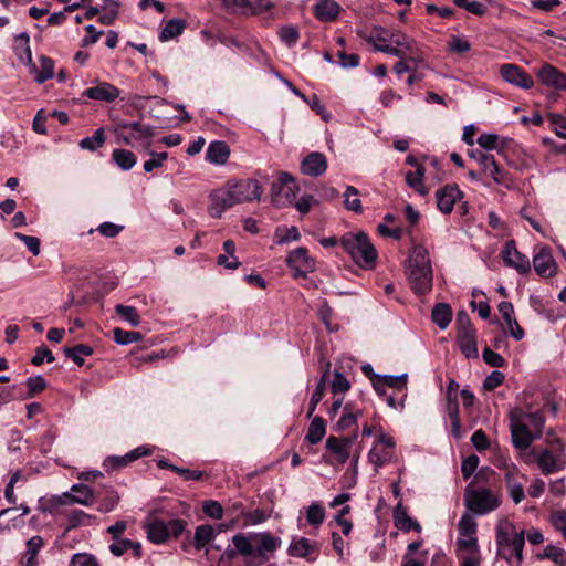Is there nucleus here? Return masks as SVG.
<instances>
[{
    "instance_id": "1",
    "label": "nucleus",
    "mask_w": 566,
    "mask_h": 566,
    "mask_svg": "<svg viewBox=\"0 0 566 566\" xmlns=\"http://www.w3.org/2000/svg\"><path fill=\"white\" fill-rule=\"evenodd\" d=\"M510 432L513 446L526 450L542 437L546 419L542 411H528L514 408L509 413Z\"/></svg>"
},
{
    "instance_id": "2",
    "label": "nucleus",
    "mask_w": 566,
    "mask_h": 566,
    "mask_svg": "<svg viewBox=\"0 0 566 566\" xmlns=\"http://www.w3.org/2000/svg\"><path fill=\"white\" fill-rule=\"evenodd\" d=\"M408 281L416 294H427L432 287V269L428 250L422 245H413L406 270Z\"/></svg>"
},
{
    "instance_id": "3",
    "label": "nucleus",
    "mask_w": 566,
    "mask_h": 566,
    "mask_svg": "<svg viewBox=\"0 0 566 566\" xmlns=\"http://www.w3.org/2000/svg\"><path fill=\"white\" fill-rule=\"evenodd\" d=\"M340 245L360 266H369L376 261L377 252L365 232L344 234Z\"/></svg>"
},
{
    "instance_id": "4",
    "label": "nucleus",
    "mask_w": 566,
    "mask_h": 566,
    "mask_svg": "<svg viewBox=\"0 0 566 566\" xmlns=\"http://www.w3.org/2000/svg\"><path fill=\"white\" fill-rule=\"evenodd\" d=\"M223 200L231 207L243 202L258 200L261 197V186L255 179H242L238 181H229L222 189H219Z\"/></svg>"
},
{
    "instance_id": "5",
    "label": "nucleus",
    "mask_w": 566,
    "mask_h": 566,
    "mask_svg": "<svg viewBox=\"0 0 566 566\" xmlns=\"http://www.w3.org/2000/svg\"><path fill=\"white\" fill-rule=\"evenodd\" d=\"M464 504L473 514L484 515L496 510L501 504V499L490 489L468 486L464 492Z\"/></svg>"
},
{
    "instance_id": "6",
    "label": "nucleus",
    "mask_w": 566,
    "mask_h": 566,
    "mask_svg": "<svg viewBox=\"0 0 566 566\" xmlns=\"http://www.w3.org/2000/svg\"><path fill=\"white\" fill-rule=\"evenodd\" d=\"M535 461L545 475L562 471L566 465L564 446L559 439H555L551 449H542L533 452Z\"/></svg>"
},
{
    "instance_id": "7",
    "label": "nucleus",
    "mask_w": 566,
    "mask_h": 566,
    "mask_svg": "<svg viewBox=\"0 0 566 566\" xmlns=\"http://www.w3.org/2000/svg\"><path fill=\"white\" fill-rule=\"evenodd\" d=\"M298 187L294 178L286 171H281L271 186L272 203L277 208L292 206L296 198Z\"/></svg>"
},
{
    "instance_id": "8",
    "label": "nucleus",
    "mask_w": 566,
    "mask_h": 566,
    "mask_svg": "<svg viewBox=\"0 0 566 566\" xmlns=\"http://www.w3.org/2000/svg\"><path fill=\"white\" fill-rule=\"evenodd\" d=\"M185 527L186 522L180 518L170 520L168 523H165L158 518H154L147 524L146 531L150 542L155 544H161L169 537L176 538L181 535L185 531Z\"/></svg>"
},
{
    "instance_id": "9",
    "label": "nucleus",
    "mask_w": 566,
    "mask_h": 566,
    "mask_svg": "<svg viewBox=\"0 0 566 566\" xmlns=\"http://www.w3.org/2000/svg\"><path fill=\"white\" fill-rule=\"evenodd\" d=\"M281 538L270 533L262 532L253 534V565L259 566L269 560L272 554L281 546Z\"/></svg>"
},
{
    "instance_id": "10",
    "label": "nucleus",
    "mask_w": 566,
    "mask_h": 566,
    "mask_svg": "<svg viewBox=\"0 0 566 566\" xmlns=\"http://www.w3.org/2000/svg\"><path fill=\"white\" fill-rule=\"evenodd\" d=\"M286 263L294 271V276L305 277V275L315 269V262L308 255L305 248H297L290 252Z\"/></svg>"
},
{
    "instance_id": "11",
    "label": "nucleus",
    "mask_w": 566,
    "mask_h": 566,
    "mask_svg": "<svg viewBox=\"0 0 566 566\" xmlns=\"http://www.w3.org/2000/svg\"><path fill=\"white\" fill-rule=\"evenodd\" d=\"M502 259L505 265L515 269L521 274H526L531 270L528 258L517 251L514 240H510L505 243L502 251Z\"/></svg>"
},
{
    "instance_id": "12",
    "label": "nucleus",
    "mask_w": 566,
    "mask_h": 566,
    "mask_svg": "<svg viewBox=\"0 0 566 566\" xmlns=\"http://www.w3.org/2000/svg\"><path fill=\"white\" fill-rule=\"evenodd\" d=\"M357 434L355 433L352 437H334L331 436L327 438L325 442V447L328 451H331L336 459V463L345 464L350 457V448L356 440Z\"/></svg>"
},
{
    "instance_id": "13",
    "label": "nucleus",
    "mask_w": 566,
    "mask_h": 566,
    "mask_svg": "<svg viewBox=\"0 0 566 566\" xmlns=\"http://www.w3.org/2000/svg\"><path fill=\"white\" fill-rule=\"evenodd\" d=\"M536 75L541 83L545 86L557 91L566 90V74L548 63H545L538 67Z\"/></svg>"
},
{
    "instance_id": "14",
    "label": "nucleus",
    "mask_w": 566,
    "mask_h": 566,
    "mask_svg": "<svg viewBox=\"0 0 566 566\" xmlns=\"http://www.w3.org/2000/svg\"><path fill=\"white\" fill-rule=\"evenodd\" d=\"M470 157L473 158L482 167L484 175L490 176L495 184H504L502 170L495 161L494 156L485 154L481 150H473L470 153Z\"/></svg>"
},
{
    "instance_id": "15",
    "label": "nucleus",
    "mask_w": 566,
    "mask_h": 566,
    "mask_svg": "<svg viewBox=\"0 0 566 566\" xmlns=\"http://www.w3.org/2000/svg\"><path fill=\"white\" fill-rule=\"evenodd\" d=\"M319 545L317 542H312L306 537L293 538L287 553L290 556L305 558L308 562H314L317 558Z\"/></svg>"
},
{
    "instance_id": "16",
    "label": "nucleus",
    "mask_w": 566,
    "mask_h": 566,
    "mask_svg": "<svg viewBox=\"0 0 566 566\" xmlns=\"http://www.w3.org/2000/svg\"><path fill=\"white\" fill-rule=\"evenodd\" d=\"M461 197L462 191L459 189L458 185H446L436 192L437 207L442 213L449 214L452 212L457 200L461 199Z\"/></svg>"
},
{
    "instance_id": "17",
    "label": "nucleus",
    "mask_w": 566,
    "mask_h": 566,
    "mask_svg": "<svg viewBox=\"0 0 566 566\" xmlns=\"http://www.w3.org/2000/svg\"><path fill=\"white\" fill-rule=\"evenodd\" d=\"M501 76L510 84L528 90L533 87V78L521 67L514 64H504L500 70Z\"/></svg>"
},
{
    "instance_id": "18",
    "label": "nucleus",
    "mask_w": 566,
    "mask_h": 566,
    "mask_svg": "<svg viewBox=\"0 0 566 566\" xmlns=\"http://www.w3.org/2000/svg\"><path fill=\"white\" fill-rule=\"evenodd\" d=\"M72 491L75 494L67 492L63 493L62 495L54 499V502L60 505H69L73 503L90 505L93 502L94 492L87 485L75 484L72 486Z\"/></svg>"
},
{
    "instance_id": "19",
    "label": "nucleus",
    "mask_w": 566,
    "mask_h": 566,
    "mask_svg": "<svg viewBox=\"0 0 566 566\" xmlns=\"http://www.w3.org/2000/svg\"><path fill=\"white\" fill-rule=\"evenodd\" d=\"M326 169V156L318 151L308 154L301 163V171L311 177L322 176Z\"/></svg>"
},
{
    "instance_id": "20",
    "label": "nucleus",
    "mask_w": 566,
    "mask_h": 566,
    "mask_svg": "<svg viewBox=\"0 0 566 566\" xmlns=\"http://www.w3.org/2000/svg\"><path fill=\"white\" fill-rule=\"evenodd\" d=\"M120 94V91L108 82H102L96 86L88 87L83 92V95L87 98L102 101V102H113Z\"/></svg>"
},
{
    "instance_id": "21",
    "label": "nucleus",
    "mask_w": 566,
    "mask_h": 566,
    "mask_svg": "<svg viewBox=\"0 0 566 566\" xmlns=\"http://www.w3.org/2000/svg\"><path fill=\"white\" fill-rule=\"evenodd\" d=\"M533 265L536 273L544 277L552 276L556 270L555 261L547 248H542L533 256Z\"/></svg>"
},
{
    "instance_id": "22",
    "label": "nucleus",
    "mask_w": 566,
    "mask_h": 566,
    "mask_svg": "<svg viewBox=\"0 0 566 566\" xmlns=\"http://www.w3.org/2000/svg\"><path fill=\"white\" fill-rule=\"evenodd\" d=\"M457 339H458V344L461 349V353L467 358H478L479 350H478V345H476L475 329L458 332Z\"/></svg>"
},
{
    "instance_id": "23",
    "label": "nucleus",
    "mask_w": 566,
    "mask_h": 566,
    "mask_svg": "<svg viewBox=\"0 0 566 566\" xmlns=\"http://www.w3.org/2000/svg\"><path fill=\"white\" fill-rule=\"evenodd\" d=\"M230 156V148L226 142L214 140L210 143L206 151V159L213 165H223Z\"/></svg>"
},
{
    "instance_id": "24",
    "label": "nucleus",
    "mask_w": 566,
    "mask_h": 566,
    "mask_svg": "<svg viewBox=\"0 0 566 566\" xmlns=\"http://www.w3.org/2000/svg\"><path fill=\"white\" fill-rule=\"evenodd\" d=\"M518 474V471L515 468H513L507 470L504 475V481L509 495L515 504H518L525 497L524 488L522 483L517 481Z\"/></svg>"
},
{
    "instance_id": "25",
    "label": "nucleus",
    "mask_w": 566,
    "mask_h": 566,
    "mask_svg": "<svg viewBox=\"0 0 566 566\" xmlns=\"http://www.w3.org/2000/svg\"><path fill=\"white\" fill-rule=\"evenodd\" d=\"M392 515H394V524L400 531L410 532L411 530H413L418 533L421 532V525L416 520H412L408 515L407 510L401 504H398L394 509Z\"/></svg>"
},
{
    "instance_id": "26",
    "label": "nucleus",
    "mask_w": 566,
    "mask_h": 566,
    "mask_svg": "<svg viewBox=\"0 0 566 566\" xmlns=\"http://www.w3.org/2000/svg\"><path fill=\"white\" fill-rule=\"evenodd\" d=\"M390 43L394 45V49L399 51V55L397 57L403 59L406 54H412L415 52L416 43L408 35L402 33L399 30H391L390 32Z\"/></svg>"
},
{
    "instance_id": "27",
    "label": "nucleus",
    "mask_w": 566,
    "mask_h": 566,
    "mask_svg": "<svg viewBox=\"0 0 566 566\" xmlns=\"http://www.w3.org/2000/svg\"><path fill=\"white\" fill-rule=\"evenodd\" d=\"M339 4L334 0H318L314 6V13L322 21H333L339 13Z\"/></svg>"
},
{
    "instance_id": "28",
    "label": "nucleus",
    "mask_w": 566,
    "mask_h": 566,
    "mask_svg": "<svg viewBox=\"0 0 566 566\" xmlns=\"http://www.w3.org/2000/svg\"><path fill=\"white\" fill-rule=\"evenodd\" d=\"M394 458V451L382 448L379 444H374L368 452V461L375 467V471L389 463Z\"/></svg>"
},
{
    "instance_id": "29",
    "label": "nucleus",
    "mask_w": 566,
    "mask_h": 566,
    "mask_svg": "<svg viewBox=\"0 0 566 566\" xmlns=\"http://www.w3.org/2000/svg\"><path fill=\"white\" fill-rule=\"evenodd\" d=\"M217 536L216 527L209 524H202L196 527L193 545L197 551L206 547Z\"/></svg>"
},
{
    "instance_id": "30",
    "label": "nucleus",
    "mask_w": 566,
    "mask_h": 566,
    "mask_svg": "<svg viewBox=\"0 0 566 566\" xmlns=\"http://www.w3.org/2000/svg\"><path fill=\"white\" fill-rule=\"evenodd\" d=\"M424 174V167H418L416 171H409L406 174L407 185L422 197L429 193V189L423 185Z\"/></svg>"
},
{
    "instance_id": "31",
    "label": "nucleus",
    "mask_w": 566,
    "mask_h": 566,
    "mask_svg": "<svg viewBox=\"0 0 566 566\" xmlns=\"http://www.w3.org/2000/svg\"><path fill=\"white\" fill-rule=\"evenodd\" d=\"M231 541L240 556L253 558V534L238 533L232 536Z\"/></svg>"
},
{
    "instance_id": "32",
    "label": "nucleus",
    "mask_w": 566,
    "mask_h": 566,
    "mask_svg": "<svg viewBox=\"0 0 566 566\" xmlns=\"http://www.w3.org/2000/svg\"><path fill=\"white\" fill-rule=\"evenodd\" d=\"M484 2L475 0H453V3L468 11L471 14L482 17L488 12V7L494 3L493 0H484Z\"/></svg>"
},
{
    "instance_id": "33",
    "label": "nucleus",
    "mask_w": 566,
    "mask_h": 566,
    "mask_svg": "<svg viewBox=\"0 0 566 566\" xmlns=\"http://www.w3.org/2000/svg\"><path fill=\"white\" fill-rule=\"evenodd\" d=\"M431 317L439 328L446 329L452 319V310L449 304L439 303L433 307Z\"/></svg>"
},
{
    "instance_id": "34",
    "label": "nucleus",
    "mask_w": 566,
    "mask_h": 566,
    "mask_svg": "<svg viewBox=\"0 0 566 566\" xmlns=\"http://www.w3.org/2000/svg\"><path fill=\"white\" fill-rule=\"evenodd\" d=\"M112 159L123 170L132 169L137 163L135 154L127 149L113 150Z\"/></svg>"
},
{
    "instance_id": "35",
    "label": "nucleus",
    "mask_w": 566,
    "mask_h": 566,
    "mask_svg": "<svg viewBox=\"0 0 566 566\" xmlns=\"http://www.w3.org/2000/svg\"><path fill=\"white\" fill-rule=\"evenodd\" d=\"M325 433L326 427L323 418L314 417L310 423L305 438L311 444H316L323 439Z\"/></svg>"
},
{
    "instance_id": "36",
    "label": "nucleus",
    "mask_w": 566,
    "mask_h": 566,
    "mask_svg": "<svg viewBox=\"0 0 566 566\" xmlns=\"http://www.w3.org/2000/svg\"><path fill=\"white\" fill-rule=\"evenodd\" d=\"M514 533V526L510 522H502L496 526V544L500 549H505L511 546Z\"/></svg>"
},
{
    "instance_id": "37",
    "label": "nucleus",
    "mask_w": 566,
    "mask_h": 566,
    "mask_svg": "<svg viewBox=\"0 0 566 566\" xmlns=\"http://www.w3.org/2000/svg\"><path fill=\"white\" fill-rule=\"evenodd\" d=\"M64 354L67 358L72 359L77 366H82L84 364L83 356H91L93 354V348L85 344H78L73 347H65Z\"/></svg>"
},
{
    "instance_id": "38",
    "label": "nucleus",
    "mask_w": 566,
    "mask_h": 566,
    "mask_svg": "<svg viewBox=\"0 0 566 566\" xmlns=\"http://www.w3.org/2000/svg\"><path fill=\"white\" fill-rule=\"evenodd\" d=\"M329 366H331V364L328 363L325 373L323 374L319 381L317 382L316 388L311 397L307 418H311L313 416L317 405L319 403V401L322 400V398L324 396L325 387H326V378H327Z\"/></svg>"
},
{
    "instance_id": "39",
    "label": "nucleus",
    "mask_w": 566,
    "mask_h": 566,
    "mask_svg": "<svg viewBox=\"0 0 566 566\" xmlns=\"http://www.w3.org/2000/svg\"><path fill=\"white\" fill-rule=\"evenodd\" d=\"M186 23L181 19H171L169 20L160 33V40L168 41L174 39L182 33L185 30Z\"/></svg>"
},
{
    "instance_id": "40",
    "label": "nucleus",
    "mask_w": 566,
    "mask_h": 566,
    "mask_svg": "<svg viewBox=\"0 0 566 566\" xmlns=\"http://www.w3.org/2000/svg\"><path fill=\"white\" fill-rule=\"evenodd\" d=\"M210 199L212 201L211 206L209 207V214L213 218H221L224 210L232 208L226 200H223V196L219 192V190H216L210 193Z\"/></svg>"
},
{
    "instance_id": "41",
    "label": "nucleus",
    "mask_w": 566,
    "mask_h": 566,
    "mask_svg": "<svg viewBox=\"0 0 566 566\" xmlns=\"http://www.w3.org/2000/svg\"><path fill=\"white\" fill-rule=\"evenodd\" d=\"M116 314L128 322L133 327H137L140 324V316L134 306L118 304L115 306Z\"/></svg>"
},
{
    "instance_id": "42",
    "label": "nucleus",
    "mask_w": 566,
    "mask_h": 566,
    "mask_svg": "<svg viewBox=\"0 0 566 566\" xmlns=\"http://www.w3.org/2000/svg\"><path fill=\"white\" fill-rule=\"evenodd\" d=\"M105 143V134L104 128H97L93 136L85 137L80 142V147L82 149L94 151L97 148L102 147Z\"/></svg>"
},
{
    "instance_id": "43",
    "label": "nucleus",
    "mask_w": 566,
    "mask_h": 566,
    "mask_svg": "<svg viewBox=\"0 0 566 566\" xmlns=\"http://www.w3.org/2000/svg\"><path fill=\"white\" fill-rule=\"evenodd\" d=\"M538 559H551L555 564L565 565L566 564V552L557 546L547 545L544 548V552L537 555Z\"/></svg>"
},
{
    "instance_id": "44",
    "label": "nucleus",
    "mask_w": 566,
    "mask_h": 566,
    "mask_svg": "<svg viewBox=\"0 0 566 566\" xmlns=\"http://www.w3.org/2000/svg\"><path fill=\"white\" fill-rule=\"evenodd\" d=\"M43 546V538L41 536H33L27 542V552L24 554V566H35V557L39 549Z\"/></svg>"
},
{
    "instance_id": "45",
    "label": "nucleus",
    "mask_w": 566,
    "mask_h": 566,
    "mask_svg": "<svg viewBox=\"0 0 566 566\" xmlns=\"http://www.w3.org/2000/svg\"><path fill=\"white\" fill-rule=\"evenodd\" d=\"M344 205L346 209L359 213L363 211L361 202L358 199V190L354 186H347L344 192Z\"/></svg>"
},
{
    "instance_id": "46",
    "label": "nucleus",
    "mask_w": 566,
    "mask_h": 566,
    "mask_svg": "<svg viewBox=\"0 0 566 566\" xmlns=\"http://www.w3.org/2000/svg\"><path fill=\"white\" fill-rule=\"evenodd\" d=\"M40 72L35 76V82L39 84L44 83L54 75V62L51 57L42 55L40 57Z\"/></svg>"
},
{
    "instance_id": "47",
    "label": "nucleus",
    "mask_w": 566,
    "mask_h": 566,
    "mask_svg": "<svg viewBox=\"0 0 566 566\" xmlns=\"http://www.w3.org/2000/svg\"><path fill=\"white\" fill-rule=\"evenodd\" d=\"M361 415L360 410H353L349 405L344 407V413L339 418L337 422V428L339 430H346L349 427L354 426L357 422L358 417Z\"/></svg>"
},
{
    "instance_id": "48",
    "label": "nucleus",
    "mask_w": 566,
    "mask_h": 566,
    "mask_svg": "<svg viewBox=\"0 0 566 566\" xmlns=\"http://www.w3.org/2000/svg\"><path fill=\"white\" fill-rule=\"evenodd\" d=\"M306 520L313 526H318L323 524L325 520V511L322 504H319L318 502L312 503L307 507Z\"/></svg>"
},
{
    "instance_id": "49",
    "label": "nucleus",
    "mask_w": 566,
    "mask_h": 566,
    "mask_svg": "<svg viewBox=\"0 0 566 566\" xmlns=\"http://www.w3.org/2000/svg\"><path fill=\"white\" fill-rule=\"evenodd\" d=\"M114 339L119 345H128L142 340L143 335L139 332H128L122 328H114Z\"/></svg>"
},
{
    "instance_id": "50",
    "label": "nucleus",
    "mask_w": 566,
    "mask_h": 566,
    "mask_svg": "<svg viewBox=\"0 0 566 566\" xmlns=\"http://www.w3.org/2000/svg\"><path fill=\"white\" fill-rule=\"evenodd\" d=\"M458 530L461 536L475 535L476 522L471 513H464L458 523Z\"/></svg>"
},
{
    "instance_id": "51",
    "label": "nucleus",
    "mask_w": 566,
    "mask_h": 566,
    "mask_svg": "<svg viewBox=\"0 0 566 566\" xmlns=\"http://www.w3.org/2000/svg\"><path fill=\"white\" fill-rule=\"evenodd\" d=\"M222 4L230 13L249 14L251 11L249 0H222Z\"/></svg>"
},
{
    "instance_id": "52",
    "label": "nucleus",
    "mask_w": 566,
    "mask_h": 566,
    "mask_svg": "<svg viewBox=\"0 0 566 566\" xmlns=\"http://www.w3.org/2000/svg\"><path fill=\"white\" fill-rule=\"evenodd\" d=\"M547 118L554 133L558 137L566 139V117L562 114L551 113Z\"/></svg>"
},
{
    "instance_id": "53",
    "label": "nucleus",
    "mask_w": 566,
    "mask_h": 566,
    "mask_svg": "<svg viewBox=\"0 0 566 566\" xmlns=\"http://www.w3.org/2000/svg\"><path fill=\"white\" fill-rule=\"evenodd\" d=\"M524 544H525L524 531H521L518 533H514L513 537H512V541H511L510 548H512V551H514V554H515V565L516 566H520L521 563L523 562V547H524Z\"/></svg>"
},
{
    "instance_id": "54",
    "label": "nucleus",
    "mask_w": 566,
    "mask_h": 566,
    "mask_svg": "<svg viewBox=\"0 0 566 566\" xmlns=\"http://www.w3.org/2000/svg\"><path fill=\"white\" fill-rule=\"evenodd\" d=\"M28 388L27 398H32L46 388V381L41 375L29 377L25 381Z\"/></svg>"
},
{
    "instance_id": "55",
    "label": "nucleus",
    "mask_w": 566,
    "mask_h": 566,
    "mask_svg": "<svg viewBox=\"0 0 566 566\" xmlns=\"http://www.w3.org/2000/svg\"><path fill=\"white\" fill-rule=\"evenodd\" d=\"M460 566H480L481 555L480 549L458 552Z\"/></svg>"
},
{
    "instance_id": "56",
    "label": "nucleus",
    "mask_w": 566,
    "mask_h": 566,
    "mask_svg": "<svg viewBox=\"0 0 566 566\" xmlns=\"http://www.w3.org/2000/svg\"><path fill=\"white\" fill-rule=\"evenodd\" d=\"M280 39L289 46L296 44L300 33L298 30L293 25H284L279 31Z\"/></svg>"
},
{
    "instance_id": "57",
    "label": "nucleus",
    "mask_w": 566,
    "mask_h": 566,
    "mask_svg": "<svg viewBox=\"0 0 566 566\" xmlns=\"http://www.w3.org/2000/svg\"><path fill=\"white\" fill-rule=\"evenodd\" d=\"M92 516L82 510L73 511L69 516V528H76L82 525H90Z\"/></svg>"
},
{
    "instance_id": "58",
    "label": "nucleus",
    "mask_w": 566,
    "mask_h": 566,
    "mask_svg": "<svg viewBox=\"0 0 566 566\" xmlns=\"http://www.w3.org/2000/svg\"><path fill=\"white\" fill-rule=\"evenodd\" d=\"M380 378L387 387L395 388L398 390H403V389H406L408 375L407 374H401L398 376H392V375H382L381 376L380 375Z\"/></svg>"
},
{
    "instance_id": "59",
    "label": "nucleus",
    "mask_w": 566,
    "mask_h": 566,
    "mask_svg": "<svg viewBox=\"0 0 566 566\" xmlns=\"http://www.w3.org/2000/svg\"><path fill=\"white\" fill-rule=\"evenodd\" d=\"M202 512L207 516H209L211 518H216V520H220L223 516L222 505L218 501H214V500L205 501L202 504Z\"/></svg>"
},
{
    "instance_id": "60",
    "label": "nucleus",
    "mask_w": 566,
    "mask_h": 566,
    "mask_svg": "<svg viewBox=\"0 0 566 566\" xmlns=\"http://www.w3.org/2000/svg\"><path fill=\"white\" fill-rule=\"evenodd\" d=\"M350 388V384L348 379L339 371L334 373V379L331 384V389L334 395L344 394L348 391Z\"/></svg>"
},
{
    "instance_id": "61",
    "label": "nucleus",
    "mask_w": 566,
    "mask_h": 566,
    "mask_svg": "<svg viewBox=\"0 0 566 566\" xmlns=\"http://www.w3.org/2000/svg\"><path fill=\"white\" fill-rule=\"evenodd\" d=\"M149 154H150L151 158L146 160L144 163V167H143L145 172H151L155 168L161 167L164 161L168 158V153H166V151H163V153L150 151Z\"/></svg>"
},
{
    "instance_id": "62",
    "label": "nucleus",
    "mask_w": 566,
    "mask_h": 566,
    "mask_svg": "<svg viewBox=\"0 0 566 566\" xmlns=\"http://www.w3.org/2000/svg\"><path fill=\"white\" fill-rule=\"evenodd\" d=\"M44 360L48 363H53L55 357L46 346L42 345L35 349V355L32 357L31 363L35 366H40L44 363Z\"/></svg>"
},
{
    "instance_id": "63",
    "label": "nucleus",
    "mask_w": 566,
    "mask_h": 566,
    "mask_svg": "<svg viewBox=\"0 0 566 566\" xmlns=\"http://www.w3.org/2000/svg\"><path fill=\"white\" fill-rule=\"evenodd\" d=\"M479 462V457L475 454H471L462 461L461 472L464 479H469L475 472Z\"/></svg>"
},
{
    "instance_id": "64",
    "label": "nucleus",
    "mask_w": 566,
    "mask_h": 566,
    "mask_svg": "<svg viewBox=\"0 0 566 566\" xmlns=\"http://www.w3.org/2000/svg\"><path fill=\"white\" fill-rule=\"evenodd\" d=\"M551 523L555 530L559 531L566 539V511H557L551 515Z\"/></svg>"
}]
</instances>
